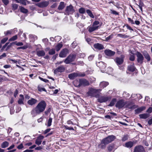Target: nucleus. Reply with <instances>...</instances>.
<instances>
[{
  "mask_svg": "<svg viewBox=\"0 0 152 152\" xmlns=\"http://www.w3.org/2000/svg\"><path fill=\"white\" fill-rule=\"evenodd\" d=\"M65 5L66 4L63 1L61 2L58 7V9L59 10H62L65 7Z\"/></svg>",
  "mask_w": 152,
  "mask_h": 152,
  "instance_id": "nucleus-25",
  "label": "nucleus"
},
{
  "mask_svg": "<svg viewBox=\"0 0 152 152\" xmlns=\"http://www.w3.org/2000/svg\"><path fill=\"white\" fill-rule=\"evenodd\" d=\"M19 8L20 11L21 12L25 14L26 13L28 12V10L24 8V7L20 6L19 7Z\"/></svg>",
  "mask_w": 152,
  "mask_h": 152,
  "instance_id": "nucleus-29",
  "label": "nucleus"
},
{
  "mask_svg": "<svg viewBox=\"0 0 152 152\" xmlns=\"http://www.w3.org/2000/svg\"><path fill=\"white\" fill-rule=\"evenodd\" d=\"M133 152H145V151L142 145H138L134 147Z\"/></svg>",
  "mask_w": 152,
  "mask_h": 152,
  "instance_id": "nucleus-6",
  "label": "nucleus"
},
{
  "mask_svg": "<svg viewBox=\"0 0 152 152\" xmlns=\"http://www.w3.org/2000/svg\"><path fill=\"white\" fill-rule=\"evenodd\" d=\"M37 100L34 98H31L27 101V103L30 105L32 106L35 104L37 102Z\"/></svg>",
  "mask_w": 152,
  "mask_h": 152,
  "instance_id": "nucleus-16",
  "label": "nucleus"
},
{
  "mask_svg": "<svg viewBox=\"0 0 152 152\" xmlns=\"http://www.w3.org/2000/svg\"><path fill=\"white\" fill-rule=\"evenodd\" d=\"M126 104V103L123 100H120L118 101L116 103L115 106L119 109L122 108Z\"/></svg>",
  "mask_w": 152,
  "mask_h": 152,
  "instance_id": "nucleus-12",
  "label": "nucleus"
},
{
  "mask_svg": "<svg viewBox=\"0 0 152 152\" xmlns=\"http://www.w3.org/2000/svg\"><path fill=\"white\" fill-rule=\"evenodd\" d=\"M108 84L109 83L108 82L102 81L100 83L99 86L100 88H103L107 86Z\"/></svg>",
  "mask_w": 152,
  "mask_h": 152,
  "instance_id": "nucleus-23",
  "label": "nucleus"
},
{
  "mask_svg": "<svg viewBox=\"0 0 152 152\" xmlns=\"http://www.w3.org/2000/svg\"><path fill=\"white\" fill-rule=\"evenodd\" d=\"M145 109V107L142 106L137 108L134 111L135 114H138L140 113L142 111L144 110Z\"/></svg>",
  "mask_w": 152,
  "mask_h": 152,
  "instance_id": "nucleus-22",
  "label": "nucleus"
},
{
  "mask_svg": "<svg viewBox=\"0 0 152 152\" xmlns=\"http://www.w3.org/2000/svg\"><path fill=\"white\" fill-rule=\"evenodd\" d=\"M104 53L105 55L109 56H111L114 55L115 52L114 51H112L110 50H105Z\"/></svg>",
  "mask_w": 152,
  "mask_h": 152,
  "instance_id": "nucleus-18",
  "label": "nucleus"
},
{
  "mask_svg": "<svg viewBox=\"0 0 152 152\" xmlns=\"http://www.w3.org/2000/svg\"><path fill=\"white\" fill-rule=\"evenodd\" d=\"M39 79L45 82V83H47L48 82V80L46 79H45L41 77H39Z\"/></svg>",
  "mask_w": 152,
  "mask_h": 152,
  "instance_id": "nucleus-58",
  "label": "nucleus"
},
{
  "mask_svg": "<svg viewBox=\"0 0 152 152\" xmlns=\"http://www.w3.org/2000/svg\"><path fill=\"white\" fill-rule=\"evenodd\" d=\"M19 2L18 3H20L24 5H26L27 3L28 2L27 0H19Z\"/></svg>",
  "mask_w": 152,
  "mask_h": 152,
  "instance_id": "nucleus-37",
  "label": "nucleus"
},
{
  "mask_svg": "<svg viewBox=\"0 0 152 152\" xmlns=\"http://www.w3.org/2000/svg\"><path fill=\"white\" fill-rule=\"evenodd\" d=\"M99 26H93L88 27V31L89 32H91L96 30H97L99 28Z\"/></svg>",
  "mask_w": 152,
  "mask_h": 152,
  "instance_id": "nucleus-24",
  "label": "nucleus"
},
{
  "mask_svg": "<svg viewBox=\"0 0 152 152\" xmlns=\"http://www.w3.org/2000/svg\"><path fill=\"white\" fill-rule=\"evenodd\" d=\"M143 55L144 56L145 58L148 61H149L151 60L150 56L148 53L145 51H144L142 52Z\"/></svg>",
  "mask_w": 152,
  "mask_h": 152,
  "instance_id": "nucleus-21",
  "label": "nucleus"
},
{
  "mask_svg": "<svg viewBox=\"0 0 152 152\" xmlns=\"http://www.w3.org/2000/svg\"><path fill=\"white\" fill-rule=\"evenodd\" d=\"M76 58V55L74 54L69 55L64 61L66 64H70L74 61Z\"/></svg>",
  "mask_w": 152,
  "mask_h": 152,
  "instance_id": "nucleus-3",
  "label": "nucleus"
},
{
  "mask_svg": "<svg viewBox=\"0 0 152 152\" xmlns=\"http://www.w3.org/2000/svg\"><path fill=\"white\" fill-rule=\"evenodd\" d=\"M65 70V68L63 65H61L58 67L57 68L54 70V73L56 74L58 73H61Z\"/></svg>",
  "mask_w": 152,
  "mask_h": 152,
  "instance_id": "nucleus-7",
  "label": "nucleus"
},
{
  "mask_svg": "<svg viewBox=\"0 0 152 152\" xmlns=\"http://www.w3.org/2000/svg\"><path fill=\"white\" fill-rule=\"evenodd\" d=\"M99 24V22L97 21H95L93 23L92 25L93 26H98Z\"/></svg>",
  "mask_w": 152,
  "mask_h": 152,
  "instance_id": "nucleus-52",
  "label": "nucleus"
},
{
  "mask_svg": "<svg viewBox=\"0 0 152 152\" xmlns=\"http://www.w3.org/2000/svg\"><path fill=\"white\" fill-rule=\"evenodd\" d=\"M115 139V137L114 135H110L102 139V142L107 144L111 142Z\"/></svg>",
  "mask_w": 152,
  "mask_h": 152,
  "instance_id": "nucleus-5",
  "label": "nucleus"
},
{
  "mask_svg": "<svg viewBox=\"0 0 152 152\" xmlns=\"http://www.w3.org/2000/svg\"><path fill=\"white\" fill-rule=\"evenodd\" d=\"M85 75L84 74H80L77 73H73L69 74L68 75V77L71 79H73L77 76L83 77Z\"/></svg>",
  "mask_w": 152,
  "mask_h": 152,
  "instance_id": "nucleus-8",
  "label": "nucleus"
},
{
  "mask_svg": "<svg viewBox=\"0 0 152 152\" xmlns=\"http://www.w3.org/2000/svg\"><path fill=\"white\" fill-rule=\"evenodd\" d=\"M97 66L99 67L101 69H104L106 68V65L104 63L100 61L96 64Z\"/></svg>",
  "mask_w": 152,
  "mask_h": 152,
  "instance_id": "nucleus-20",
  "label": "nucleus"
},
{
  "mask_svg": "<svg viewBox=\"0 0 152 152\" xmlns=\"http://www.w3.org/2000/svg\"><path fill=\"white\" fill-rule=\"evenodd\" d=\"M107 72L109 75L110 74V73L112 72L113 70V69L111 67H109L107 68Z\"/></svg>",
  "mask_w": 152,
  "mask_h": 152,
  "instance_id": "nucleus-51",
  "label": "nucleus"
},
{
  "mask_svg": "<svg viewBox=\"0 0 152 152\" xmlns=\"http://www.w3.org/2000/svg\"><path fill=\"white\" fill-rule=\"evenodd\" d=\"M20 96L21 97V98H20L19 99L18 101V104H23L24 103L23 101L24 100V97L23 95L20 94Z\"/></svg>",
  "mask_w": 152,
  "mask_h": 152,
  "instance_id": "nucleus-30",
  "label": "nucleus"
},
{
  "mask_svg": "<svg viewBox=\"0 0 152 152\" xmlns=\"http://www.w3.org/2000/svg\"><path fill=\"white\" fill-rule=\"evenodd\" d=\"M111 98L110 97L102 96L98 99V102L100 103L105 102Z\"/></svg>",
  "mask_w": 152,
  "mask_h": 152,
  "instance_id": "nucleus-13",
  "label": "nucleus"
},
{
  "mask_svg": "<svg viewBox=\"0 0 152 152\" xmlns=\"http://www.w3.org/2000/svg\"><path fill=\"white\" fill-rule=\"evenodd\" d=\"M111 13L112 14H114L115 15H118V13L116 11H115L111 9L110 10Z\"/></svg>",
  "mask_w": 152,
  "mask_h": 152,
  "instance_id": "nucleus-55",
  "label": "nucleus"
},
{
  "mask_svg": "<svg viewBox=\"0 0 152 152\" xmlns=\"http://www.w3.org/2000/svg\"><path fill=\"white\" fill-rule=\"evenodd\" d=\"M86 12L88 14V15L92 18H94V16L92 14L91 11L89 10H86Z\"/></svg>",
  "mask_w": 152,
  "mask_h": 152,
  "instance_id": "nucleus-36",
  "label": "nucleus"
},
{
  "mask_svg": "<svg viewBox=\"0 0 152 152\" xmlns=\"http://www.w3.org/2000/svg\"><path fill=\"white\" fill-rule=\"evenodd\" d=\"M80 84L81 86H87L90 85L89 83L88 80L85 79H80Z\"/></svg>",
  "mask_w": 152,
  "mask_h": 152,
  "instance_id": "nucleus-15",
  "label": "nucleus"
},
{
  "mask_svg": "<svg viewBox=\"0 0 152 152\" xmlns=\"http://www.w3.org/2000/svg\"><path fill=\"white\" fill-rule=\"evenodd\" d=\"M75 11L73 6L70 5L66 7L64 12V14L66 15L72 14Z\"/></svg>",
  "mask_w": 152,
  "mask_h": 152,
  "instance_id": "nucleus-4",
  "label": "nucleus"
},
{
  "mask_svg": "<svg viewBox=\"0 0 152 152\" xmlns=\"http://www.w3.org/2000/svg\"><path fill=\"white\" fill-rule=\"evenodd\" d=\"M15 45L18 46H22L23 45V43L21 42H14Z\"/></svg>",
  "mask_w": 152,
  "mask_h": 152,
  "instance_id": "nucleus-56",
  "label": "nucleus"
},
{
  "mask_svg": "<svg viewBox=\"0 0 152 152\" xmlns=\"http://www.w3.org/2000/svg\"><path fill=\"white\" fill-rule=\"evenodd\" d=\"M55 53V49L52 48L50 50L49 52V54L50 55L54 54Z\"/></svg>",
  "mask_w": 152,
  "mask_h": 152,
  "instance_id": "nucleus-48",
  "label": "nucleus"
},
{
  "mask_svg": "<svg viewBox=\"0 0 152 152\" xmlns=\"http://www.w3.org/2000/svg\"><path fill=\"white\" fill-rule=\"evenodd\" d=\"M8 39V38L7 37L3 39L1 41V43L2 44H4L7 41Z\"/></svg>",
  "mask_w": 152,
  "mask_h": 152,
  "instance_id": "nucleus-57",
  "label": "nucleus"
},
{
  "mask_svg": "<svg viewBox=\"0 0 152 152\" xmlns=\"http://www.w3.org/2000/svg\"><path fill=\"white\" fill-rule=\"evenodd\" d=\"M139 115L140 118L145 119L149 117L150 115L147 113H144L140 114Z\"/></svg>",
  "mask_w": 152,
  "mask_h": 152,
  "instance_id": "nucleus-28",
  "label": "nucleus"
},
{
  "mask_svg": "<svg viewBox=\"0 0 152 152\" xmlns=\"http://www.w3.org/2000/svg\"><path fill=\"white\" fill-rule=\"evenodd\" d=\"M124 56L121 55L120 57H117L115 61L117 65H121L122 64L124 61Z\"/></svg>",
  "mask_w": 152,
  "mask_h": 152,
  "instance_id": "nucleus-14",
  "label": "nucleus"
},
{
  "mask_svg": "<svg viewBox=\"0 0 152 152\" xmlns=\"http://www.w3.org/2000/svg\"><path fill=\"white\" fill-rule=\"evenodd\" d=\"M63 45L61 43H59L58 44L56 47V49L57 51L60 50L61 48L62 47Z\"/></svg>",
  "mask_w": 152,
  "mask_h": 152,
  "instance_id": "nucleus-35",
  "label": "nucleus"
},
{
  "mask_svg": "<svg viewBox=\"0 0 152 152\" xmlns=\"http://www.w3.org/2000/svg\"><path fill=\"white\" fill-rule=\"evenodd\" d=\"M38 91L40 92H42V91H43L46 92V90L45 88L40 87L39 86L38 87Z\"/></svg>",
  "mask_w": 152,
  "mask_h": 152,
  "instance_id": "nucleus-50",
  "label": "nucleus"
},
{
  "mask_svg": "<svg viewBox=\"0 0 152 152\" xmlns=\"http://www.w3.org/2000/svg\"><path fill=\"white\" fill-rule=\"evenodd\" d=\"M52 118L51 117H50L48 121L47 126H48L49 127L51 126L52 124Z\"/></svg>",
  "mask_w": 152,
  "mask_h": 152,
  "instance_id": "nucleus-43",
  "label": "nucleus"
},
{
  "mask_svg": "<svg viewBox=\"0 0 152 152\" xmlns=\"http://www.w3.org/2000/svg\"><path fill=\"white\" fill-rule=\"evenodd\" d=\"M107 144H106L105 143L102 142V140L101 143L99 144L98 146V147L101 148L102 149H104L106 147Z\"/></svg>",
  "mask_w": 152,
  "mask_h": 152,
  "instance_id": "nucleus-31",
  "label": "nucleus"
},
{
  "mask_svg": "<svg viewBox=\"0 0 152 152\" xmlns=\"http://www.w3.org/2000/svg\"><path fill=\"white\" fill-rule=\"evenodd\" d=\"M8 145L9 142L7 141H5L2 142L1 145V146L3 148H5L8 147Z\"/></svg>",
  "mask_w": 152,
  "mask_h": 152,
  "instance_id": "nucleus-34",
  "label": "nucleus"
},
{
  "mask_svg": "<svg viewBox=\"0 0 152 152\" xmlns=\"http://www.w3.org/2000/svg\"><path fill=\"white\" fill-rule=\"evenodd\" d=\"M79 12L81 14H84L85 13V9L83 7H81L79 9Z\"/></svg>",
  "mask_w": 152,
  "mask_h": 152,
  "instance_id": "nucleus-42",
  "label": "nucleus"
},
{
  "mask_svg": "<svg viewBox=\"0 0 152 152\" xmlns=\"http://www.w3.org/2000/svg\"><path fill=\"white\" fill-rule=\"evenodd\" d=\"M113 37V34H111L109 36H108V37H107L106 38V40L107 41H108L111 39Z\"/></svg>",
  "mask_w": 152,
  "mask_h": 152,
  "instance_id": "nucleus-54",
  "label": "nucleus"
},
{
  "mask_svg": "<svg viewBox=\"0 0 152 152\" xmlns=\"http://www.w3.org/2000/svg\"><path fill=\"white\" fill-rule=\"evenodd\" d=\"M18 38V37L17 35H15L12 37L11 38H10L9 40V41H14L16 39H17Z\"/></svg>",
  "mask_w": 152,
  "mask_h": 152,
  "instance_id": "nucleus-47",
  "label": "nucleus"
},
{
  "mask_svg": "<svg viewBox=\"0 0 152 152\" xmlns=\"http://www.w3.org/2000/svg\"><path fill=\"white\" fill-rule=\"evenodd\" d=\"M128 21L130 22L132 24H134V20H132L131 18H128Z\"/></svg>",
  "mask_w": 152,
  "mask_h": 152,
  "instance_id": "nucleus-60",
  "label": "nucleus"
},
{
  "mask_svg": "<svg viewBox=\"0 0 152 152\" xmlns=\"http://www.w3.org/2000/svg\"><path fill=\"white\" fill-rule=\"evenodd\" d=\"M2 1L5 6L7 5L9 3V0H2Z\"/></svg>",
  "mask_w": 152,
  "mask_h": 152,
  "instance_id": "nucleus-53",
  "label": "nucleus"
},
{
  "mask_svg": "<svg viewBox=\"0 0 152 152\" xmlns=\"http://www.w3.org/2000/svg\"><path fill=\"white\" fill-rule=\"evenodd\" d=\"M80 79L79 80H76L74 82V83L75 86L77 87H79L81 86V85L80 84Z\"/></svg>",
  "mask_w": 152,
  "mask_h": 152,
  "instance_id": "nucleus-38",
  "label": "nucleus"
},
{
  "mask_svg": "<svg viewBox=\"0 0 152 152\" xmlns=\"http://www.w3.org/2000/svg\"><path fill=\"white\" fill-rule=\"evenodd\" d=\"M46 106V104L45 101L42 100L40 101L31 111V113L32 117H35L43 112L45 110Z\"/></svg>",
  "mask_w": 152,
  "mask_h": 152,
  "instance_id": "nucleus-1",
  "label": "nucleus"
},
{
  "mask_svg": "<svg viewBox=\"0 0 152 152\" xmlns=\"http://www.w3.org/2000/svg\"><path fill=\"white\" fill-rule=\"evenodd\" d=\"M64 127L66 129H68L69 130H74V129L72 127H69L65 125L64 126Z\"/></svg>",
  "mask_w": 152,
  "mask_h": 152,
  "instance_id": "nucleus-49",
  "label": "nucleus"
},
{
  "mask_svg": "<svg viewBox=\"0 0 152 152\" xmlns=\"http://www.w3.org/2000/svg\"><path fill=\"white\" fill-rule=\"evenodd\" d=\"M102 91L100 89H96V88H90L88 89V91L87 94L88 96L92 97H97L99 94V93Z\"/></svg>",
  "mask_w": 152,
  "mask_h": 152,
  "instance_id": "nucleus-2",
  "label": "nucleus"
},
{
  "mask_svg": "<svg viewBox=\"0 0 152 152\" xmlns=\"http://www.w3.org/2000/svg\"><path fill=\"white\" fill-rule=\"evenodd\" d=\"M118 36L120 37L124 38H126L129 37V35H126L125 34H118Z\"/></svg>",
  "mask_w": 152,
  "mask_h": 152,
  "instance_id": "nucleus-40",
  "label": "nucleus"
},
{
  "mask_svg": "<svg viewBox=\"0 0 152 152\" xmlns=\"http://www.w3.org/2000/svg\"><path fill=\"white\" fill-rule=\"evenodd\" d=\"M11 31H5L4 32V34L5 35H7L9 34H11Z\"/></svg>",
  "mask_w": 152,
  "mask_h": 152,
  "instance_id": "nucleus-63",
  "label": "nucleus"
},
{
  "mask_svg": "<svg viewBox=\"0 0 152 152\" xmlns=\"http://www.w3.org/2000/svg\"><path fill=\"white\" fill-rule=\"evenodd\" d=\"M136 4L139 7L140 9L142 12V7H143L144 5L142 1L141 0H139V4Z\"/></svg>",
  "mask_w": 152,
  "mask_h": 152,
  "instance_id": "nucleus-32",
  "label": "nucleus"
},
{
  "mask_svg": "<svg viewBox=\"0 0 152 152\" xmlns=\"http://www.w3.org/2000/svg\"><path fill=\"white\" fill-rule=\"evenodd\" d=\"M107 148L109 151H114V146L113 145H109Z\"/></svg>",
  "mask_w": 152,
  "mask_h": 152,
  "instance_id": "nucleus-44",
  "label": "nucleus"
},
{
  "mask_svg": "<svg viewBox=\"0 0 152 152\" xmlns=\"http://www.w3.org/2000/svg\"><path fill=\"white\" fill-rule=\"evenodd\" d=\"M49 4L48 1H43L36 4V6L40 8H44L47 6Z\"/></svg>",
  "mask_w": 152,
  "mask_h": 152,
  "instance_id": "nucleus-10",
  "label": "nucleus"
},
{
  "mask_svg": "<svg viewBox=\"0 0 152 152\" xmlns=\"http://www.w3.org/2000/svg\"><path fill=\"white\" fill-rule=\"evenodd\" d=\"M134 142L131 141H129L126 142L125 145V146L127 148H131L134 145Z\"/></svg>",
  "mask_w": 152,
  "mask_h": 152,
  "instance_id": "nucleus-27",
  "label": "nucleus"
},
{
  "mask_svg": "<svg viewBox=\"0 0 152 152\" xmlns=\"http://www.w3.org/2000/svg\"><path fill=\"white\" fill-rule=\"evenodd\" d=\"M29 37L30 38L34 40L37 39V37L34 35L30 34L29 35Z\"/></svg>",
  "mask_w": 152,
  "mask_h": 152,
  "instance_id": "nucleus-46",
  "label": "nucleus"
},
{
  "mask_svg": "<svg viewBox=\"0 0 152 152\" xmlns=\"http://www.w3.org/2000/svg\"><path fill=\"white\" fill-rule=\"evenodd\" d=\"M23 148V144L22 143L20 144L18 146L17 148L19 149H20Z\"/></svg>",
  "mask_w": 152,
  "mask_h": 152,
  "instance_id": "nucleus-61",
  "label": "nucleus"
},
{
  "mask_svg": "<svg viewBox=\"0 0 152 152\" xmlns=\"http://www.w3.org/2000/svg\"><path fill=\"white\" fill-rule=\"evenodd\" d=\"M136 56L137 57V62L140 64H142L144 60L143 55L140 53L137 52L136 54Z\"/></svg>",
  "mask_w": 152,
  "mask_h": 152,
  "instance_id": "nucleus-9",
  "label": "nucleus"
},
{
  "mask_svg": "<svg viewBox=\"0 0 152 152\" xmlns=\"http://www.w3.org/2000/svg\"><path fill=\"white\" fill-rule=\"evenodd\" d=\"M128 70L131 72H134L135 69V67L133 65H130L128 66Z\"/></svg>",
  "mask_w": 152,
  "mask_h": 152,
  "instance_id": "nucleus-33",
  "label": "nucleus"
},
{
  "mask_svg": "<svg viewBox=\"0 0 152 152\" xmlns=\"http://www.w3.org/2000/svg\"><path fill=\"white\" fill-rule=\"evenodd\" d=\"M12 10H15L17 9L18 7V5L15 4V3H12Z\"/></svg>",
  "mask_w": 152,
  "mask_h": 152,
  "instance_id": "nucleus-41",
  "label": "nucleus"
},
{
  "mask_svg": "<svg viewBox=\"0 0 152 152\" xmlns=\"http://www.w3.org/2000/svg\"><path fill=\"white\" fill-rule=\"evenodd\" d=\"M68 53V50L67 49H63L60 53L59 56L61 58H64Z\"/></svg>",
  "mask_w": 152,
  "mask_h": 152,
  "instance_id": "nucleus-11",
  "label": "nucleus"
},
{
  "mask_svg": "<svg viewBox=\"0 0 152 152\" xmlns=\"http://www.w3.org/2000/svg\"><path fill=\"white\" fill-rule=\"evenodd\" d=\"M44 138V137L42 135H40L37 137L35 141V143L38 145H39L41 143L42 140Z\"/></svg>",
  "mask_w": 152,
  "mask_h": 152,
  "instance_id": "nucleus-17",
  "label": "nucleus"
},
{
  "mask_svg": "<svg viewBox=\"0 0 152 152\" xmlns=\"http://www.w3.org/2000/svg\"><path fill=\"white\" fill-rule=\"evenodd\" d=\"M129 59L131 61H134L135 59V57L133 55H131Z\"/></svg>",
  "mask_w": 152,
  "mask_h": 152,
  "instance_id": "nucleus-59",
  "label": "nucleus"
},
{
  "mask_svg": "<svg viewBox=\"0 0 152 152\" xmlns=\"http://www.w3.org/2000/svg\"><path fill=\"white\" fill-rule=\"evenodd\" d=\"M152 111V107H149L147 110V112L149 113H151Z\"/></svg>",
  "mask_w": 152,
  "mask_h": 152,
  "instance_id": "nucleus-64",
  "label": "nucleus"
},
{
  "mask_svg": "<svg viewBox=\"0 0 152 152\" xmlns=\"http://www.w3.org/2000/svg\"><path fill=\"white\" fill-rule=\"evenodd\" d=\"M8 60L9 61H11L12 62V63H17V61L15 60L12 59L11 58H9L8 59Z\"/></svg>",
  "mask_w": 152,
  "mask_h": 152,
  "instance_id": "nucleus-62",
  "label": "nucleus"
},
{
  "mask_svg": "<svg viewBox=\"0 0 152 152\" xmlns=\"http://www.w3.org/2000/svg\"><path fill=\"white\" fill-rule=\"evenodd\" d=\"M45 54V52L43 50H38L37 51V55L38 56H44Z\"/></svg>",
  "mask_w": 152,
  "mask_h": 152,
  "instance_id": "nucleus-26",
  "label": "nucleus"
},
{
  "mask_svg": "<svg viewBox=\"0 0 152 152\" xmlns=\"http://www.w3.org/2000/svg\"><path fill=\"white\" fill-rule=\"evenodd\" d=\"M94 48L99 50H101L103 49L104 48V46L101 44L97 43L94 45Z\"/></svg>",
  "mask_w": 152,
  "mask_h": 152,
  "instance_id": "nucleus-19",
  "label": "nucleus"
},
{
  "mask_svg": "<svg viewBox=\"0 0 152 152\" xmlns=\"http://www.w3.org/2000/svg\"><path fill=\"white\" fill-rule=\"evenodd\" d=\"M116 101V99L115 98L113 99L111 101L110 104H109L108 106H114Z\"/></svg>",
  "mask_w": 152,
  "mask_h": 152,
  "instance_id": "nucleus-39",
  "label": "nucleus"
},
{
  "mask_svg": "<svg viewBox=\"0 0 152 152\" xmlns=\"http://www.w3.org/2000/svg\"><path fill=\"white\" fill-rule=\"evenodd\" d=\"M129 138V136L127 134L124 135L122 138V140L123 141H125L127 140Z\"/></svg>",
  "mask_w": 152,
  "mask_h": 152,
  "instance_id": "nucleus-45",
  "label": "nucleus"
}]
</instances>
